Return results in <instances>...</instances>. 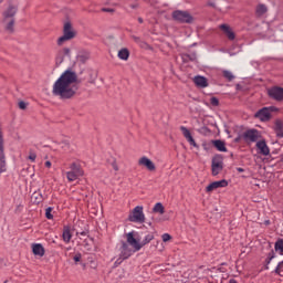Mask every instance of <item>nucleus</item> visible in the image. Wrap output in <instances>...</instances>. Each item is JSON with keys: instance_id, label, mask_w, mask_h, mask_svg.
Masks as SVG:
<instances>
[{"instance_id": "nucleus-1", "label": "nucleus", "mask_w": 283, "mask_h": 283, "mask_svg": "<svg viewBox=\"0 0 283 283\" xmlns=\"http://www.w3.org/2000/svg\"><path fill=\"white\" fill-rule=\"evenodd\" d=\"M78 75L72 69L64 71L54 82L52 87L53 96L60 101H72L78 92Z\"/></svg>"}, {"instance_id": "nucleus-2", "label": "nucleus", "mask_w": 283, "mask_h": 283, "mask_svg": "<svg viewBox=\"0 0 283 283\" xmlns=\"http://www.w3.org/2000/svg\"><path fill=\"white\" fill-rule=\"evenodd\" d=\"M70 169L71 170L66 172V178L69 182H74V180H78V178H81L85 174L83 171V168L81 167V164L76 161L70 165Z\"/></svg>"}, {"instance_id": "nucleus-3", "label": "nucleus", "mask_w": 283, "mask_h": 283, "mask_svg": "<svg viewBox=\"0 0 283 283\" xmlns=\"http://www.w3.org/2000/svg\"><path fill=\"white\" fill-rule=\"evenodd\" d=\"M74 36H76V31L72 28V23H64L63 35L57 39V45H63L65 41H72Z\"/></svg>"}, {"instance_id": "nucleus-4", "label": "nucleus", "mask_w": 283, "mask_h": 283, "mask_svg": "<svg viewBox=\"0 0 283 283\" xmlns=\"http://www.w3.org/2000/svg\"><path fill=\"white\" fill-rule=\"evenodd\" d=\"M241 137L247 145H251L253 143H258L260 138H262V133L255 128H251L245 130Z\"/></svg>"}, {"instance_id": "nucleus-5", "label": "nucleus", "mask_w": 283, "mask_h": 283, "mask_svg": "<svg viewBox=\"0 0 283 283\" xmlns=\"http://www.w3.org/2000/svg\"><path fill=\"white\" fill-rule=\"evenodd\" d=\"M129 222H136L138 224L145 223V212L143 211V206L135 207L128 216Z\"/></svg>"}, {"instance_id": "nucleus-6", "label": "nucleus", "mask_w": 283, "mask_h": 283, "mask_svg": "<svg viewBox=\"0 0 283 283\" xmlns=\"http://www.w3.org/2000/svg\"><path fill=\"white\" fill-rule=\"evenodd\" d=\"M172 19L175 21H179V23H191V21H193V17H191L189 12L180 10H177L172 13Z\"/></svg>"}, {"instance_id": "nucleus-7", "label": "nucleus", "mask_w": 283, "mask_h": 283, "mask_svg": "<svg viewBox=\"0 0 283 283\" xmlns=\"http://www.w3.org/2000/svg\"><path fill=\"white\" fill-rule=\"evenodd\" d=\"M224 168L223 163H222V157L217 156L212 158V165H211V171L212 176H218L220 171Z\"/></svg>"}, {"instance_id": "nucleus-8", "label": "nucleus", "mask_w": 283, "mask_h": 283, "mask_svg": "<svg viewBox=\"0 0 283 283\" xmlns=\"http://www.w3.org/2000/svg\"><path fill=\"white\" fill-rule=\"evenodd\" d=\"M254 118H258L259 120H261V123H269V120H271V113L269 112V107H263L259 109L254 114Z\"/></svg>"}, {"instance_id": "nucleus-9", "label": "nucleus", "mask_w": 283, "mask_h": 283, "mask_svg": "<svg viewBox=\"0 0 283 283\" xmlns=\"http://www.w3.org/2000/svg\"><path fill=\"white\" fill-rule=\"evenodd\" d=\"M255 147L258 149V154L261 156H271V148H269V145H266L265 139L256 142Z\"/></svg>"}, {"instance_id": "nucleus-10", "label": "nucleus", "mask_w": 283, "mask_h": 283, "mask_svg": "<svg viewBox=\"0 0 283 283\" xmlns=\"http://www.w3.org/2000/svg\"><path fill=\"white\" fill-rule=\"evenodd\" d=\"M127 238V244L130 245L134 251H140L143 249V244L140 241H138L136 238H134V232H128L126 234Z\"/></svg>"}, {"instance_id": "nucleus-11", "label": "nucleus", "mask_w": 283, "mask_h": 283, "mask_svg": "<svg viewBox=\"0 0 283 283\" xmlns=\"http://www.w3.org/2000/svg\"><path fill=\"white\" fill-rule=\"evenodd\" d=\"M268 94L270 98H273V101H283V88L280 86H274L268 91Z\"/></svg>"}, {"instance_id": "nucleus-12", "label": "nucleus", "mask_w": 283, "mask_h": 283, "mask_svg": "<svg viewBox=\"0 0 283 283\" xmlns=\"http://www.w3.org/2000/svg\"><path fill=\"white\" fill-rule=\"evenodd\" d=\"M223 187H229V181H227L226 179L219 180V181H213V182L209 184L206 187V191H207V193H211V191H216V189H220Z\"/></svg>"}, {"instance_id": "nucleus-13", "label": "nucleus", "mask_w": 283, "mask_h": 283, "mask_svg": "<svg viewBox=\"0 0 283 283\" xmlns=\"http://www.w3.org/2000/svg\"><path fill=\"white\" fill-rule=\"evenodd\" d=\"M137 250H134V248H130L126 242H123L120 248V254L124 260H129L134 253H136Z\"/></svg>"}, {"instance_id": "nucleus-14", "label": "nucleus", "mask_w": 283, "mask_h": 283, "mask_svg": "<svg viewBox=\"0 0 283 283\" xmlns=\"http://www.w3.org/2000/svg\"><path fill=\"white\" fill-rule=\"evenodd\" d=\"M138 165L140 167H146V169H148V171H156V164H154V161H151V159H149L148 157H142L138 160Z\"/></svg>"}, {"instance_id": "nucleus-15", "label": "nucleus", "mask_w": 283, "mask_h": 283, "mask_svg": "<svg viewBox=\"0 0 283 283\" xmlns=\"http://www.w3.org/2000/svg\"><path fill=\"white\" fill-rule=\"evenodd\" d=\"M180 132L186 140L189 143V145H191L192 147H198V144L196 143V139H193V136H191V132L189 130V128L180 126Z\"/></svg>"}, {"instance_id": "nucleus-16", "label": "nucleus", "mask_w": 283, "mask_h": 283, "mask_svg": "<svg viewBox=\"0 0 283 283\" xmlns=\"http://www.w3.org/2000/svg\"><path fill=\"white\" fill-rule=\"evenodd\" d=\"M70 49L69 48H64L57 51L56 56H55V63L56 65H61V63H63V61H65L66 56H70Z\"/></svg>"}, {"instance_id": "nucleus-17", "label": "nucleus", "mask_w": 283, "mask_h": 283, "mask_svg": "<svg viewBox=\"0 0 283 283\" xmlns=\"http://www.w3.org/2000/svg\"><path fill=\"white\" fill-rule=\"evenodd\" d=\"M17 7L9 6V8L2 13L3 17V23H8L10 19H14V15L17 14Z\"/></svg>"}, {"instance_id": "nucleus-18", "label": "nucleus", "mask_w": 283, "mask_h": 283, "mask_svg": "<svg viewBox=\"0 0 283 283\" xmlns=\"http://www.w3.org/2000/svg\"><path fill=\"white\" fill-rule=\"evenodd\" d=\"M220 30H222V32H224V34H226V36H228L229 41L235 40V33L233 32L231 27H229V24H221Z\"/></svg>"}, {"instance_id": "nucleus-19", "label": "nucleus", "mask_w": 283, "mask_h": 283, "mask_svg": "<svg viewBox=\"0 0 283 283\" xmlns=\"http://www.w3.org/2000/svg\"><path fill=\"white\" fill-rule=\"evenodd\" d=\"M193 83L197 87H209V82L207 81V77L197 75L193 78Z\"/></svg>"}, {"instance_id": "nucleus-20", "label": "nucleus", "mask_w": 283, "mask_h": 283, "mask_svg": "<svg viewBox=\"0 0 283 283\" xmlns=\"http://www.w3.org/2000/svg\"><path fill=\"white\" fill-rule=\"evenodd\" d=\"M32 251L34 255H39V258H43L45 255V248H43V244L35 243L32 244Z\"/></svg>"}, {"instance_id": "nucleus-21", "label": "nucleus", "mask_w": 283, "mask_h": 283, "mask_svg": "<svg viewBox=\"0 0 283 283\" xmlns=\"http://www.w3.org/2000/svg\"><path fill=\"white\" fill-rule=\"evenodd\" d=\"M62 238L66 244L72 240V228L70 226L63 227Z\"/></svg>"}, {"instance_id": "nucleus-22", "label": "nucleus", "mask_w": 283, "mask_h": 283, "mask_svg": "<svg viewBox=\"0 0 283 283\" xmlns=\"http://www.w3.org/2000/svg\"><path fill=\"white\" fill-rule=\"evenodd\" d=\"M274 132H275L277 138H283V122H282V119L275 120Z\"/></svg>"}, {"instance_id": "nucleus-23", "label": "nucleus", "mask_w": 283, "mask_h": 283, "mask_svg": "<svg viewBox=\"0 0 283 283\" xmlns=\"http://www.w3.org/2000/svg\"><path fill=\"white\" fill-rule=\"evenodd\" d=\"M31 200L32 202H34V205H41V202H43L45 198L43 197V193H41V190H38L32 193Z\"/></svg>"}, {"instance_id": "nucleus-24", "label": "nucleus", "mask_w": 283, "mask_h": 283, "mask_svg": "<svg viewBox=\"0 0 283 283\" xmlns=\"http://www.w3.org/2000/svg\"><path fill=\"white\" fill-rule=\"evenodd\" d=\"M211 144L218 151H227V144L220 139L211 140Z\"/></svg>"}, {"instance_id": "nucleus-25", "label": "nucleus", "mask_w": 283, "mask_h": 283, "mask_svg": "<svg viewBox=\"0 0 283 283\" xmlns=\"http://www.w3.org/2000/svg\"><path fill=\"white\" fill-rule=\"evenodd\" d=\"M117 56L120 59V61H129V49H120L117 53Z\"/></svg>"}, {"instance_id": "nucleus-26", "label": "nucleus", "mask_w": 283, "mask_h": 283, "mask_svg": "<svg viewBox=\"0 0 283 283\" xmlns=\"http://www.w3.org/2000/svg\"><path fill=\"white\" fill-rule=\"evenodd\" d=\"M269 12V8L265 4H258L255 9V13L258 17H264Z\"/></svg>"}, {"instance_id": "nucleus-27", "label": "nucleus", "mask_w": 283, "mask_h": 283, "mask_svg": "<svg viewBox=\"0 0 283 283\" xmlns=\"http://www.w3.org/2000/svg\"><path fill=\"white\" fill-rule=\"evenodd\" d=\"M274 251L279 255H283V239H277L274 243Z\"/></svg>"}, {"instance_id": "nucleus-28", "label": "nucleus", "mask_w": 283, "mask_h": 283, "mask_svg": "<svg viewBox=\"0 0 283 283\" xmlns=\"http://www.w3.org/2000/svg\"><path fill=\"white\" fill-rule=\"evenodd\" d=\"M154 213H160V216H163V213H165V206H163L160 202H157L154 208H153Z\"/></svg>"}, {"instance_id": "nucleus-29", "label": "nucleus", "mask_w": 283, "mask_h": 283, "mask_svg": "<svg viewBox=\"0 0 283 283\" xmlns=\"http://www.w3.org/2000/svg\"><path fill=\"white\" fill-rule=\"evenodd\" d=\"M274 258H275V251L272 250V251L268 254V258H266V260H265V264H266L265 271H269V264H271V262L274 260Z\"/></svg>"}, {"instance_id": "nucleus-30", "label": "nucleus", "mask_w": 283, "mask_h": 283, "mask_svg": "<svg viewBox=\"0 0 283 283\" xmlns=\"http://www.w3.org/2000/svg\"><path fill=\"white\" fill-rule=\"evenodd\" d=\"M4 23L7 32H14V19H10Z\"/></svg>"}, {"instance_id": "nucleus-31", "label": "nucleus", "mask_w": 283, "mask_h": 283, "mask_svg": "<svg viewBox=\"0 0 283 283\" xmlns=\"http://www.w3.org/2000/svg\"><path fill=\"white\" fill-rule=\"evenodd\" d=\"M154 238H155L154 232L146 234L144 240L142 241L143 247H145L146 244H149V242H151V240H154Z\"/></svg>"}, {"instance_id": "nucleus-32", "label": "nucleus", "mask_w": 283, "mask_h": 283, "mask_svg": "<svg viewBox=\"0 0 283 283\" xmlns=\"http://www.w3.org/2000/svg\"><path fill=\"white\" fill-rule=\"evenodd\" d=\"M274 273L279 275L280 277H283V260L277 263Z\"/></svg>"}, {"instance_id": "nucleus-33", "label": "nucleus", "mask_w": 283, "mask_h": 283, "mask_svg": "<svg viewBox=\"0 0 283 283\" xmlns=\"http://www.w3.org/2000/svg\"><path fill=\"white\" fill-rule=\"evenodd\" d=\"M223 76L227 78V81L231 82L233 78H235V75L231 71H223Z\"/></svg>"}, {"instance_id": "nucleus-34", "label": "nucleus", "mask_w": 283, "mask_h": 283, "mask_svg": "<svg viewBox=\"0 0 283 283\" xmlns=\"http://www.w3.org/2000/svg\"><path fill=\"white\" fill-rule=\"evenodd\" d=\"M45 218L48 220H53L54 219V214H52V207H49L45 209Z\"/></svg>"}, {"instance_id": "nucleus-35", "label": "nucleus", "mask_w": 283, "mask_h": 283, "mask_svg": "<svg viewBox=\"0 0 283 283\" xmlns=\"http://www.w3.org/2000/svg\"><path fill=\"white\" fill-rule=\"evenodd\" d=\"M210 105H212V107H218V105H220V99H218V97H211Z\"/></svg>"}, {"instance_id": "nucleus-36", "label": "nucleus", "mask_w": 283, "mask_h": 283, "mask_svg": "<svg viewBox=\"0 0 283 283\" xmlns=\"http://www.w3.org/2000/svg\"><path fill=\"white\" fill-rule=\"evenodd\" d=\"M126 260L122 256V254H119V258L115 261L114 263V268L116 269V266H120V264H123V261Z\"/></svg>"}, {"instance_id": "nucleus-37", "label": "nucleus", "mask_w": 283, "mask_h": 283, "mask_svg": "<svg viewBox=\"0 0 283 283\" xmlns=\"http://www.w3.org/2000/svg\"><path fill=\"white\" fill-rule=\"evenodd\" d=\"M28 159H29L31 163H35V161H36V153L31 151V153L29 154Z\"/></svg>"}, {"instance_id": "nucleus-38", "label": "nucleus", "mask_w": 283, "mask_h": 283, "mask_svg": "<svg viewBox=\"0 0 283 283\" xmlns=\"http://www.w3.org/2000/svg\"><path fill=\"white\" fill-rule=\"evenodd\" d=\"M132 39H133V41H135V43H137V45L143 46V43H145V42H143V40H140L139 36L133 35Z\"/></svg>"}, {"instance_id": "nucleus-39", "label": "nucleus", "mask_w": 283, "mask_h": 283, "mask_svg": "<svg viewBox=\"0 0 283 283\" xmlns=\"http://www.w3.org/2000/svg\"><path fill=\"white\" fill-rule=\"evenodd\" d=\"M163 242H169V240H171V234L169 233H164L161 235Z\"/></svg>"}, {"instance_id": "nucleus-40", "label": "nucleus", "mask_w": 283, "mask_h": 283, "mask_svg": "<svg viewBox=\"0 0 283 283\" xmlns=\"http://www.w3.org/2000/svg\"><path fill=\"white\" fill-rule=\"evenodd\" d=\"M18 106L21 108V109H28V104L23 101L19 102Z\"/></svg>"}, {"instance_id": "nucleus-41", "label": "nucleus", "mask_w": 283, "mask_h": 283, "mask_svg": "<svg viewBox=\"0 0 283 283\" xmlns=\"http://www.w3.org/2000/svg\"><path fill=\"white\" fill-rule=\"evenodd\" d=\"M76 234H77V235H83V237H85V235H88V234H90V230L84 229V230L81 231V232H76Z\"/></svg>"}, {"instance_id": "nucleus-42", "label": "nucleus", "mask_w": 283, "mask_h": 283, "mask_svg": "<svg viewBox=\"0 0 283 283\" xmlns=\"http://www.w3.org/2000/svg\"><path fill=\"white\" fill-rule=\"evenodd\" d=\"M111 165H112L114 171H118L119 168H118V164L116 163V160H114Z\"/></svg>"}, {"instance_id": "nucleus-43", "label": "nucleus", "mask_w": 283, "mask_h": 283, "mask_svg": "<svg viewBox=\"0 0 283 283\" xmlns=\"http://www.w3.org/2000/svg\"><path fill=\"white\" fill-rule=\"evenodd\" d=\"M268 109L270 112V115H271L272 112H279V108L275 107V106H270V107H268Z\"/></svg>"}, {"instance_id": "nucleus-44", "label": "nucleus", "mask_w": 283, "mask_h": 283, "mask_svg": "<svg viewBox=\"0 0 283 283\" xmlns=\"http://www.w3.org/2000/svg\"><path fill=\"white\" fill-rule=\"evenodd\" d=\"M102 12H114V9H112V8H103Z\"/></svg>"}, {"instance_id": "nucleus-45", "label": "nucleus", "mask_w": 283, "mask_h": 283, "mask_svg": "<svg viewBox=\"0 0 283 283\" xmlns=\"http://www.w3.org/2000/svg\"><path fill=\"white\" fill-rule=\"evenodd\" d=\"M73 260H74V262H81V254L75 255V256L73 258Z\"/></svg>"}, {"instance_id": "nucleus-46", "label": "nucleus", "mask_w": 283, "mask_h": 283, "mask_svg": "<svg viewBox=\"0 0 283 283\" xmlns=\"http://www.w3.org/2000/svg\"><path fill=\"white\" fill-rule=\"evenodd\" d=\"M44 166L48 167V169H50V167H52V161H45Z\"/></svg>"}, {"instance_id": "nucleus-47", "label": "nucleus", "mask_w": 283, "mask_h": 283, "mask_svg": "<svg viewBox=\"0 0 283 283\" xmlns=\"http://www.w3.org/2000/svg\"><path fill=\"white\" fill-rule=\"evenodd\" d=\"M189 59H190V61H196V54H192L191 56H189V55H187Z\"/></svg>"}, {"instance_id": "nucleus-48", "label": "nucleus", "mask_w": 283, "mask_h": 283, "mask_svg": "<svg viewBox=\"0 0 283 283\" xmlns=\"http://www.w3.org/2000/svg\"><path fill=\"white\" fill-rule=\"evenodd\" d=\"M237 171H238L239 174H243L244 168H237Z\"/></svg>"}, {"instance_id": "nucleus-49", "label": "nucleus", "mask_w": 283, "mask_h": 283, "mask_svg": "<svg viewBox=\"0 0 283 283\" xmlns=\"http://www.w3.org/2000/svg\"><path fill=\"white\" fill-rule=\"evenodd\" d=\"M229 283H238V281H235V279H231Z\"/></svg>"}, {"instance_id": "nucleus-50", "label": "nucleus", "mask_w": 283, "mask_h": 283, "mask_svg": "<svg viewBox=\"0 0 283 283\" xmlns=\"http://www.w3.org/2000/svg\"><path fill=\"white\" fill-rule=\"evenodd\" d=\"M280 163H283V154L280 156Z\"/></svg>"}, {"instance_id": "nucleus-51", "label": "nucleus", "mask_w": 283, "mask_h": 283, "mask_svg": "<svg viewBox=\"0 0 283 283\" xmlns=\"http://www.w3.org/2000/svg\"><path fill=\"white\" fill-rule=\"evenodd\" d=\"M138 23H143V18H138Z\"/></svg>"}, {"instance_id": "nucleus-52", "label": "nucleus", "mask_w": 283, "mask_h": 283, "mask_svg": "<svg viewBox=\"0 0 283 283\" xmlns=\"http://www.w3.org/2000/svg\"><path fill=\"white\" fill-rule=\"evenodd\" d=\"M210 6H213V3H210Z\"/></svg>"}, {"instance_id": "nucleus-53", "label": "nucleus", "mask_w": 283, "mask_h": 283, "mask_svg": "<svg viewBox=\"0 0 283 283\" xmlns=\"http://www.w3.org/2000/svg\"><path fill=\"white\" fill-rule=\"evenodd\" d=\"M4 283H8V281H4Z\"/></svg>"}]
</instances>
